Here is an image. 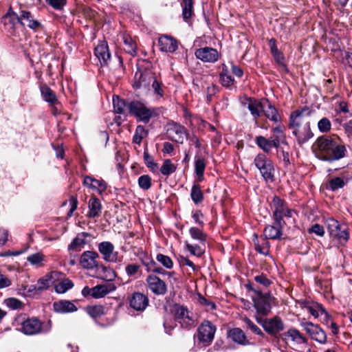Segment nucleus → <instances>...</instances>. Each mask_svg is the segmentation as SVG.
Listing matches in <instances>:
<instances>
[{
	"instance_id": "nucleus-62",
	"label": "nucleus",
	"mask_w": 352,
	"mask_h": 352,
	"mask_svg": "<svg viewBox=\"0 0 352 352\" xmlns=\"http://www.w3.org/2000/svg\"><path fill=\"white\" fill-rule=\"evenodd\" d=\"M155 262L153 260L151 261V262L148 263H144V265H145L147 267L148 272H153L161 274H165L167 273L164 270H163L161 267H155Z\"/></svg>"
},
{
	"instance_id": "nucleus-59",
	"label": "nucleus",
	"mask_w": 352,
	"mask_h": 352,
	"mask_svg": "<svg viewBox=\"0 0 352 352\" xmlns=\"http://www.w3.org/2000/svg\"><path fill=\"white\" fill-rule=\"evenodd\" d=\"M45 2L56 10H61L67 4V0H45Z\"/></svg>"
},
{
	"instance_id": "nucleus-47",
	"label": "nucleus",
	"mask_w": 352,
	"mask_h": 352,
	"mask_svg": "<svg viewBox=\"0 0 352 352\" xmlns=\"http://www.w3.org/2000/svg\"><path fill=\"white\" fill-rule=\"evenodd\" d=\"M148 134L144 126L138 125L136 127L135 134L133 138V142L137 144H140L142 139L145 138Z\"/></svg>"
},
{
	"instance_id": "nucleus-32",
	"label": "nucleus",
	"mask_w": 352,
	"mask_h": 352,
	"mask_svg": "<svg viewBox=\"0 0 352 352\" xmlns=\"http://www.w3.org/2000/svg\"><path fill=\"white\" fill-rule=\"evenodd\" d=\"M285 339L289 338L292 342L296 344L306 342V338L296 329H290L287 332L283 333Z\"/></svg>"
},
{
	"instance_id": "nucleus-39",
	"label": "nucleus",
	"mask_w": 352,
	"mask_h": 352,
	"mask_svg": "<svg viewBox=\"0 0 352 352\" xmlns=\"http://www.w3.org/2000/svg\"><path fill=\"white\" fill-rule=\"evenodd\" d=\"M27 261L34 266L41 267L45 261V255L41 252L32 254L27 257Z\"/></svg>"
},
{
	"instance_id": "nucleus-22",
	"label": "nucleus",
	"mask_w": 352,
	"mask_h": 352,
	"mask_svg": "<svg viewBox=\"0 0 352 352\" xmlns=\"http://www.w3.org/2000/svg\"><path fill=\"white\" fill-rule=\"evenodd\" d=\"M301 307L316 318L323 314L327 316V313L324 307L318 302L305 300L301 302Z\"/></svg>"
},
{
	"instance_id": "nucleus-21",
	"label": "nucleus",
	"mask_w": 352,
	"mask_h": 352,
	"mask_svg": "<svg viewBox=\"0 0 352 352\" xmlns=\"http://www.w3.org/2000/svg\"><path fill=\"white\" fill-rule=\"evenodd\" d=\"M83 185L99 194H102L107 189V184L102 179H96L91 176H85L83 179Z\"/></svg>"
},
{
	"instance_id": "nucleus-50",
	"label": "nucleus",
	"mask_w": 352,
	"mask_h": 352,
	"mask_svg": "<svg viewBox=\"0 0 352 352\" xmlns=\"http://www.w3.org/2000/svg\"><path fill=\"white\" fill-rule=\"evenodd\" d=\"M191 198L195 204L200 203L204 199L203 192L198 185H193L190 193Z\"/></svg>"
},
{
	"instance_id": "nucleus-24",
	"label": "nucleus",
	"mask_w": 352,
	"mask_h": 352,
	"mask_svg": "<svg viewBox=\"0 0 352 352\" xmlns=\"http://www.w3.org/2000/svg\"><path fill=\"white\" fill-rule=\"evenodd\" d=\"M116 289V286L113 283L98 285L92 287V297L94 298H102Z\"/></svg>"
},
{
	"instance_id": "nucleus-61",
	"label": "nucleus",
	"mask_w": 352,
	"mask_h": 352,
	"mask_svg": "<svg viewBox=\"0 0 352 352\" xmlns=\"http://www.w3.org/2000/svg\"><path fill=\"white\" fill-rule=\"evenodd\" d=\"M333 237L338 239L340 243L346 242L349 237V233L346 228H340L338 234Z\"/></svg>"
},
{
	"instance_id": "nucleus-25",
	"label": "nucleus",
	"mask_w": 352,
	"mask_h": 352,
	"mask_svg": "<svg viewBox=\"0 0 352 352\" xmlns=\"http://www.w3.org/2000/svg\"><path fill=\"white\" fill-rule=\"evenodd\" d=\"M89 234L87 232L78 233L76 236L72 240V243L68 246L69 251L79 252L87 243V238Z\"/></svg>"
},
{
	"instance_id": "nucleus-33",
	"label": "nucleus",
	"mask_w": 352,
	"mask_h": 352,
	"mask_svg": "<svg viewBox=\"0 0 352 352\" xmlns=\"http://www.w3.org/2000/svg\"><path fill=\"white\" fill-rule=\"evenodd\" d=\"M182 16L187 21L193 15V0H182Z\"/></svg>"
},
{
	"instance_id": "nucleus-23",
	"label": "nucleus",
	"mask_w": 352,
	"mask_h": 352,
	"mask_svg": "<svg viewBox=\"0 0 352 352\" xmlns=\"http://www.w3.org/2000/svg\"><path fill=\"white\" fill-rule=\"evenodd\" d=\"M158 45L160 50L165 52H173L177 49V41L174 38L166 35L159 38Z\"/></svg>"
},
{
	"instance_id": "nucleus-38",
	"label": "nucleus",
	"mask_w": 352,
	"mask_h": 352,
	"mask_svg": "<svg viewBox=\"0 0 352 352\" xmlns=\"http://www.w3.org/2000/svg\"><path fill=\"white\" fill-rule=\"evenodd\" d=\"M255 142L258 146L261 148L264 152L269 153L274 147L272 145V142L270 139H267L263 136H257L256 137Z\"/></svg>"
},
{
	"instance_id": "nucleus-46",
	"label": "nucleus",
	"mask_w": 352,
	"mask_h": 352,
	"mask_svg": "<svg viewBox=\"0 0 352 352\" xmlns=\"http://www.w3.org/2000/svg\"><path fill=\"white\" fill-rule=\"evenodd\" d=\"M186 247L188 250L192 254L197 257H200L205 252V245H191L188 241L185 243Z\"/></svg>"
},
{
	"instance_id": "nucleus-18",
	"label": "nucleus",
	"mask_w": 352,
	"mask_h": 352,
	"mask_svg": "<svg viewBox=\"0 0 352 352\" xmlns=\"http://www.w3.org/2000/svg\"><path fill=\"white\" fill-rule=\"evenodd\" d=\"M129 304L136 311H144L148 305V298L140 292H135L129 298Z\"/></svg>"
},
{
	"instance_id": "nucleus-30",
	"label": "nucleus",
	"mask_w": 352,
	"mask_h": 352,
	"mask_svg": "<svg viewBox=\"0 0 352 352\" xmlns=\"http://www.w3.org/2000/svg\"><path fill=\"white\" fill-rule=\"evenodd\" d=\"M58 273L57 272H52L43 277L39 278L37 281V287L38 291L47 289L53 283Z\"/></svg>"
},
{
	"instance_id": "nucleus-44",
	"label": "nucleus",
	"mask_w": 352,
	"mask_h": 352,
	"mask_svg": "<svg viewBox=\"0 0 352 352\" xmlns=\"http://www.w3.org/2000/svg\"><path fill=\"white\" fill-rule=\"evenodd\" d=\"M153 89V94L157 98H161L164 96V89L162 88V83L158 81L155 76H154L151 81V87Z\"/></svg>"
},
{
	"instance_id": "nucleus-35",
	"label": "nucleus",
	"mask_w": 352,
	"mask_h": 352,
	"mask_svg": "<svg viewBox=\"0 0 352 352\" xmlns=\"http://www.w3.org/2000/svg\"><path fill=\"white\" fill-rule=\"evenodd\" d=\"M124 50L131 55L135 56L137 54V45L135 42L129 36H124Z\"/></svg>"
},
{
	"instance_id": "nucleus-64",
	"label": "nucleus",
	"mask_w": 352,
	"mask_h": 352,
	"mask_svg": "<svg viewBox=\"0 0 352 352\" xmlns=\"http://www.w3.org/2000/svg\"><path fill=\"white\" fill-rule=\"evenodd\" d=\"M199 303L201 305L205 306L207 310H213L216 309V305L213 302L210 301L202 296H199Z\"/></svg>"
},
{
	"instance_id": "nucleus-53",
	"label": "nucleus",
	"mask_w": 352,
	"mask_h": 352,
	"mask_svg": "<svg viewBox=\"0 0 352 352\" xmlns=\"http://www.w3.org/2000/svg\"><path fill=\"white\" fill-rule=\"evenodd\" d=\"M138 185L144 190H148L151 186V178L148 175H143L138 178Z\"/></svg>"
},
{
	"instance_id": "nucleus-42",
	"label": "nucleus",
	"mask_w": 352,
	"mask_h": 352,
	"mask_svg": "<svg viewBox=\"0 0 352 352\" xmlns=\"http://www.w3.org/2000/svg\"><path fill=\"white\" fill-rule=\"evenodd\" d=\"M206 168V163L203 158L196 157L195 162V171L199 177V181H201L204 177V173Z\"/></svg>"
},
{
	"instance_id": "nucleus-4",
	"label": "nucleus",
	"mask_w": 352,
	"mask_h": 352,
	"mask_svg": "<svg viewBox=\"0 0 352 352\" xmlns=\"http://www.w3.org/2000/svg\"><path fill=\"white\" fill-rule=\"evenodd\" d=\"M272 204L274 208L273 217L275 223L280 226H285V222L283 217H291L293 210L288 208L285 202L276 196L273 197Z\"/></svg>"
},
{
	"instance_id": "nucleus-8",
	"label": "nucleus",
	"mask_w": 352,
	"mask_h": 352,
	"mask_svg": "<svg viewBox=\"0 0 352 352\" xmlns=\"http://www.w3.org/2000/svg\"><path fill=\"white\" fill-rule=\"evenodd\" d=\"M256 320L262 325L264 330L271 336H276L284 329L283 322L278 316L264 320L256 318Z\"/></svg>"
},
{
	"instance_id": "nucleus-2",
	"label": "nucleus",
	"mask_w": 352,
	"mask_h": 352,
	"mask_svg": "<svg viewBox=\"0 0 352 352\" xmlns=\"http://www.w3.org/2000/svg\"><path fill=\"white\" fill-rule=\"evenodd\" d=\"M311 111L302 108L293 111L289 117V127L292 131L298 144H303L314 137L310 127Z\"/></svg>"
},
{
	"instance_id": "nucleus-55",
	"label": "nucleus",
	"mask_w": 352,
	"mask_h": 352,
	"mask_svg": "<svg viewBox=\"0 0 352 352\" xmlns=\"http://www.w3.org/2000/svg\"><path fill=\"white\" fill-rule=\"evenodd\" d=\"M156 259L167 269H171L173 266V261L169 256L166 255L158 254L156 256Z\"/></svg>"
},
{
	"instance_id": "nucleus-20",
	"label": "nucleus",
	"mask_w": 352,
	"mask_h": 352,
	"mask_svg": "<svg viewBox=\"0 0 352 352\" xmlns=\"http://www.w3.org/2000/svg\"><path fill=\"white\" fill-rule=\"evenodd\" d=\"M94 54L98 58L101 65H106L110 59L109 47L105 41L100 42L95 48Z\"/></svg>"
},
{
	"instance_id": "nucleus-12",
	"label": "nucleus",
	"mask_w": 352,
	"mask_h": 352,
	"mask_svg": "<svg viewBox=\"0 0 352 352\" xmlns=\"http://www.w3.org/2000/svg\"><path fill=\"white\" fill-rule=\"evenodd\" d=\"M98 250L103 256V259L107 262L116 263L119 261L118 253L114 251L113 245L109 241L99 243Z\"/></svg>"
},
{
	"instance_id": "nucleus-31",
	"label": "nucleus",
	"mask_w": 352,
	"mask_h": 352,
	"mask_svg": "<svg viewBox=\"0 0 352 352\" xmlns=\"http://www.w3.org/2000/svg\"><path fill=\"white\" fill-rule=\"evenodd\" d=\"M89 212L87 216L90 218L98 217L102 210V206L100 200L93 197L89 201Z\"/></svg>"
},
{
	"instance_id": "nucleus-3",
	"label": "nucleus",
	"mask_w": 352,
	"mask_h": 352,
	"mask_svg": "<svg viewBox=\"0 0 352 352\" xmlns=\"http://www.w3.org/2000/svg\"><path fill=\"white\" fill-rule=\"evenodd\" d=\"M128 112L135 116L138 120L148 123L150 120L158 116V111L155 108L146 107L139 101H131L127 104Z\"/></svg>"
},
{
	"instance_id": "nucleus-16",
	"label": "nucleus",
	"mask_w": 352,
	"mask_h": 352,
	"mask_svg": "<svg viewBox=\"0 0 352 352\" xmlns=\"http://www.w3.org/2000/svg\"><path fill=\"white\" fill-rule=\"evenodd\" d=\"M99 255L97 252L94 251H85L80 256V263L81 266L87 270L94 269L98 267V263L97 259Z\"/></svg>"
},
{
	"instance_id": "nucleus-6",
	"label": "nucleus",
	"mask_w": 352,
	"mask_h": 352,
	"mask_svg": "<svg viewBox=\"0 0 352 352\" xmlns=\"http://www.w3.org/2000/svg\"><path fill=\"white\" fill-rule=\"evenodd\" d=\"M254 164L266 181H273L274 168L270 158L263 153L258 154L254 158Z\"/></svg>"
},
{
	"instance_id": "nucleus-41",
	"label": "nucleus",
	"mask_w": 352,
	"mask_h": 352,
	"mask_svg": "<svg viewBox=\"0 0 352 352\" xmlns=\"http://www.w3.org/2000/svg\"><path fill=\"white\" fill-rule=\"evenodd\" d=\"M326 226L327 230L331 236L338 234V231L341 226H340L338 221L333 218H329L326 221Z\"/></svg>"
},
{
	"instance_id": "nucleus-58",
	"label": "nucleus",
	"mask_w": 352,
	"mask_h": 352,
	"mask_svg": "<svg viewBox=\"0 0 352 352\" xmlns=\"http://www.w3.org/2000/svg\"><path fill=\"white\" fill-rule=\"evenodd\" d=\"M4 17L8 19L9 22L13 26H14L17 23H19V16L12 9L11 7L9 8Z\"/></svg>"
},
{
	"instance_id": "nucleus-63",
	"label": "nucleus",
	"mask_w": 352,
	"mask_h": 352,
	"mask_svg": "<svg viewBox=\"0 0 352 352\" xmlns=\"http://www.w3.org/2000/svg\"><path fill=\"white\" fill-rule=\"evenodd\" d=\"M254 280L257 283L262 285L265 287H269L272 284V281L270 279H268L265 275L263 274L261 275L256 276L254 277Z\"/></svg>"
},
{
	"instance_id": "nucleus-48",
	"label": "nucleus",
	"mask_w": 352,
	"mask_h": 352,
	"mask_svg": "<svg viewBox=\"0 0 352 352\" xmlns=\"http://www.w3.org/2000/svg\"><path fill=\"white\" fill-rule=\"evenodd\" d=\"M74 287V283L69 279H65L55 285V291L58 294H64Z\"/></svg>"
},
{
	"instance_id": "nucleus-17",
	"label": "nucleus",
	"mask_w": 352,
	"mask_h": 352,
	"mask_svg": "<svg viewBox=\"0 0 352 352\" xmlns=\"http://www.w3.org/2000/svg\"><path fill=\"white\" fill-rule=\"evenodd\" d=\"M149 289L157 295H163L166 292V283L159 277L155 275H150L146 278Z\"/></svg>"
},
{
	"instance_id": "nucleus-43",
	"label": "nucleus",
	"mask_w": 352,
	"mask_h": 352,
	"mask_svg": "<svg viewBox=\"0 0 352 352\" xmlns=\"http://www.w3.org/2000/svg\"><path fill=\"white\" fill-rule=\"evenodd\" d=\"M189 232L193 239L199 241L204 246L206 241V234L202 230L197 228L192 227L190 228Z\"/></svg>"
},
{
	"instance_id": "nucleus-15",
	"label": "nucleus",
	"mask_w": 352,
	"mask_h": 352,
	"mask_svg": "<svg viewBox=\"0 0 352 352\" xmlns=\"http://www.w3.org/2000/svg\"><path fill=\"white\" fill-rule=\"evenodd\" d=\"M195 56L198 59L204 62L214 63L219 58V53L212 47H203L195 51Z\"/></svg>"
},
{
	"instance_id": "nucleus-14",
	"label": "nucleus",
	"mask_w": 352,
	"mask_h": 352,
	"mask_svg": "<svg viewBox=\"0 0 352 352\" xmlns=\"http://www.w3.org/2000/svg\"><path fill=\"white\" fill-rule=\"evenodd\" d=\"M270 298V296L266 294L263 295L261 292H258V296L253 298L254 307L258 314L265 316L270 312L271 305Z\"/></svg>"
},
{
	"instance_id": "nucleus-28",
	"label": "nucleus",
	"mask_w": 352,
	"mask_h": 352,
	"mask_svg": "<svg viewBox=\"0 0 352 352\" xmlns=\"http://www.w3.org/2000/svg\"><path fill=\"white\" fill-rule=\"evenodd\" d=\"M284 226H267L264 229V236L265 239H280L283 235L282 229Z\"/></svg>"
},
{
	"instance_id": "nucleus-34",
	"label": "nucleus",
	"mask_w": 352,
	"mask_h": 352,
	"mask_svg": "<svg viewBox=\"0 0 352 352\" xmlns=\"http://www.w3.org/2000/svg\"><path fill=\"white\" fill-rule=\"evenodd\" d=\"M41 93L43 98L47 102L54 104L57 102L55 93L47 86L43 85L41 87Z\"/></svg>"
},
{
	"instance_id": "nucleus-11",
	"label": "nucleus",
	"mask_w": 352,
	"mask_h": 352,
	"mask_svg": "<svg viewBox=\"0 0 352 352\" xmlns=\"http://www.w3.org/2000/svg\"><path fill=\"white\" fill-rule=\"evenodd\" d=\"M168 138L179 144H183L185 138H188L186 129L179 124L174 123L167 130Z\"/></svg>"
},
{
	"instance_id": "nucleus-40",
	"label": "nucleus",
	"mask_w": 352,
	"mask_h": 352,
	"mask_svg": "<svg viewBox=\"0 0 352 352\" xmlns=\"http://www.w3.org/2000/svg\"><path fill=\"white\" fill-rule=\"evenodd\" d=\"M87 313L93 318H97L104 314V307L102 305L88 306Z\"/></svg>"
},
{
	"instance_id": "nucleus-45",
	"label": "nucleus",
	"mask_w": 352,
	"mask_h": 352,
	"mask_svg": "<svg viewBox=\"0 0 352 352\" xmlns=\"http://www.w3.org/2000/svg\"><path fill=\"white\" fill-rule=\"evenodd\" d=\"M177 169V166L173 164L170 160H165L160 168V172L162 175L168 176L173 173Z\"/></svg>"
},
{
	"instance_id": "nucleus-29",
	"label": "nucleus",
	"mask_w": 352,
	"mask_h": 352,
	"mask_svg": "<svg viewBox=\"0 0 352 352\" xmlns=\"http://www.w3.org/2000/svg\"><path fill=\"white\" fill-rule=\"evenodd\" d=\"M228 336L236 343L241 345H246L250 343L242 329L233 328L228 331Z\"/></svg>"
},
{
	"instance_id": "nucleus-27",
	"label": "nucleus",
	"mask_w": 352,
	"mask_h": 352,
	"mask_svg": "<svg viewBox=\"0 0 352 352\" xmlns=\"http://www.w3.org/2000/svg\"><path fill=\"white\" fill-rule=\"evenodd\" d=\"M53 307L56 312L62 314L74 312L77 310L76 305L69 300L54 302Z\"/></svg>"
},
{
	"instance_id": "nucleus-9",
	"label": "nucleus",
	"mask_w": 352,
	"mask_h": 352,
	"mask_svg": "<svg viewBox=\"0 0 352 352\" xmlns=\"http://www.w3.org/2000/svg\"><path fill=\"white\" fill-rule=\"evenodd\" d=\"M20 330L27 336L39 334L43 330L42 322L36 317L28 318L21 323Z\"/></svg>"
},
{
	"instance_id": "nucleus-52",
	"label": "nucleus",
	"mask_w": 352,
	"mask_h": 352,
	"mask_svg": "<svg viewBox=\"0 0 352 352\" xmlns=\"http://www.w3.org/2000/svg\"><path fill=\"white\" fill-rule=\"evenodd\" d=\"M220 80L222 85L227 87H230L234 83V78L228 74V70L224 69L220 74Z\"/></svg>"
},
{
	"instance_id": "nucleus-19",
	"label": "nucleus",
	"mask_w": 352,
	"mask_h": 352,
	"mask_svg": "<svg viewBox=\"0 0 352 352\" xmlns=\"http://www.w3.org/2000/svg\"><path fill=\"white\" fill-rule=\"evenodd\" d=\"M243 105L249 109L256 120L262 116L264 111V104L252 98H247Z\"/></svg>"
},
{
	"instance_id": "nucleus-56",
	"label": "nucleus",
	"mask_w": 352,
	"mask_h": 352,
	"mask_svg": "<svg viewBox=\"0 0 352 352\" xmlns=\"http://www.w3.org/2000/svg\"><path fill=\"white\" fill-rule=\"evenodd\" d=\"M318 128L321 133L329 132L331 128V123L328 118H323L318 121Z\"/></svg>"
},
{
	"instance_id": "nucleus-7",
	"label": "nucleus",
	"mask_w": 352,
	"mask_h": 352,
	"mask_svg": "<svg viewBox=\"0 0 352 352\" xmlns=\"http://www.w3.org/2000/svg\"><path fill=\"white\" fill-rule=\"evenodd\" d=\"M172 312L175 320L182 328L189 329L194 325L192 315L186 307L175 304L173 305Z\"/></svg>"
},
{
	"instance_id": "nucleus-26",
	"label": "nucleus",
	"mask_w": 352,
	"mask_h": 352,
	"mask_svg": "<svg viewBox=\"0 0 352 352\" xmlns=\"http://www.w3.org/2000/svg\"><path fill=\"white\" fill-rule=\"evenodd\" d=\"M25 21L28 23V26L32 30H36L41 26L40 22L34 19L33 15L30 11L22 10L19 15V23L24 25Z\"/></svg>"
},
{
	"instance_id": "nucleus-54",
	"label": "nucleus",
	"mask_w": 352,
	"mask_h": 352,
	"mask_svg": "<svg viewBox=\"0 0 352 352\" xmlns=\"http://www.w3.org/2000/svg\"><path fill=\"white\" fill-rule=\"evenodd\" d=\"M243 321L246 325V327L250 329L253 333L258 336H263V333L261 329L256 325L250 319L247 317L243 318Z\"/></svg>"
},
{
	"instance_id": "nucleus-13",
	"label": "nucleus",
	"mask_w": 352,
	"mask_h": 352,
	"mask_svg": "<svg viewBox=\"0 0 352 352\" xmlns=\"http://www.w3.org/2000/svg\"><path fill=\"white\" fill-rule=\"evenodd\" d=\"M155 74L151 71H144V72L139 71L135 74V82L133 87L135 89L144 88L150 89L151 81L153 80Z\"/></svg>"
},
{
	"instance_id": "nucleus-60",
	"label": "nucleus",
	"mask_w": 352,
	"mask_h": 352,
	"mask_svg": "<svg viewBox=\"0 0 352 352\" xmlns=\"http://www.w3.org/2000/svg\"><path fill=\"white\" fill-rule=\"evenodd\" d=\"M6 305L12 309H20L23 307L22 302L14 298L6 300Z\"/></svg>"
},
{
	"instance_id": "nucleus-1",
	"label": "nucleus",
	"mask_w": 352,
	"mask_h": 352,
	"mask_svg": "<svg viewBox=\"0 0 352 352\" xmlns=\"http://www.w3.org/2000/svg\"><path fill=\"white\" fill-rule=\"evenodd\" d=\"M316 157L322 161L332 162L345 157L346 148L336 135L318 137L312 145Z\"/></svg>"
},
{
	"instance_id": "nucleus-36",
	"label": "nucleus",
	"mask_w": 352,
	"mask_h": 352,
	"mask_svg": "<svg viewBox=\"0 0 352 352\" xmlns=\"http://www.w3.org/2000/svg\"><path fill=\"white\" fill-rule=\"evenodd\" d=\"M124 100L120 98L119 96H116L113 98V104L115 113L120 114H124L126 111H128L127 104Z\"/></svg>"
},
{
	"instance_id": "nucleus-49",
	"label": "nucleus",
	"mask_w": 352,
	"mask_h": 352,
	"mask_svg": "<svg viewBox=\"0 0 352 352\" xmlns=\"http://www.w3.org/2000/svg\"><path fill=\"white\" fill-rule=\"evenodd\" d=\"M256 240L254 241V245L255 249L257 252H258L260 254H262L263 255H268L269 250H270V243L269 242L265 239L263 240V242L262 244H259L258 240H257V235L254 234Z\"/></svg>"
},
{
	"instance_id": "nucleus-57",
	"label": "nucleus",
	"mask_w": 352,
	"mask_h": 352,
	"mask_svg": "<svg viewBox=\"0 0 352 352\" xmlns=\"http://www.w3.org/2000/svg\"><path fill=\"white\" fill-rule=\"evenodd\" d=\"M144 160L146 166L153 172L156 171L158 169L157 164L154 162L153 158L148 153V152H144Z\"/></svg>"
},
{
	"instance_id": "nucleus-51",
	"label": "nucleus",
	"mask_w": 352,
	"mask_h": 352,
	"mask_svg": "<svg viewBox=\"0 0 352 352\" xmlns=\"http://www.w3.org/2000/svg\"><path fill=\"white\" fill-rule=\"evenodd\" d=\"M345 185V182L343 179L340 177H334L329 181L328 188L332 191H336L340 188H342Z\"/></svg>"
},
{
	"instance_id": "nucleus-10",
	"label": "nucleus",
	"mask_w": 352,
	"mask_h": 352,
	"mask_svg": "<svg viewBox=\"0 0 352 352\" xmlns=\"http://www.w3.org/2000/svg\"><path fill=\"white\" fill-rule=\"evenodd\" d=\"M301 326L309 335L311 339L324 344L327 341V335L325 332L317 324H314L310 322H302Z\"/></svg>"
},
{
	"instance_id": "nucleus-5",
	"label": "nucleus",
	"mask_w": 352,
	"mask_h": 352,
	"mask_svg": "<svg viewBox=\"0 0 352 352\" xmlns=\"http://www.w3.org/2000/svg\"><path fill=\"white\" fill-rule=\"evenodd\" d=\"M217 327L209 320H204L197 328V338L204 346H208L214 340Z\"/></svg>"
},
{
	"instance_id": "nucleus-37",
	"label": "nucleus",
	"mask_w": 352,
	"mask_h": 352,
	"mask_svg": "<svg viewBox=\"0 0 352 352\" xmlns=\"http://www.w3.org/2000/svg\"><path fill=\"white\" fill-rule=\"evenodd\" d=\"M263 114H264L268 119L274 122H278L280 120L277 109L268 102L267 108H264V111H263Z\"/></svg>"
}]
</instances>
